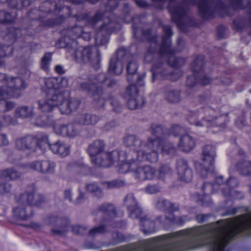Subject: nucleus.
<instances>
[{
	"instance_id": "obj_1",
	"label": "nucleus",
	"mask_w": 251,
	"mask_h": 251,
	"mask_svg": "<svg viewBox=\"0 0 251 251\" xmlns=\"http://www.w3.org/2000/svg\"><path fill=\"white\" fill-rule=\"evenodd\" d=\"M164 33L162 37V43L159 51L160 55H168L167 63L169 66L165 68L162 62L152 65L151 69L152 73V80L156 79H168L176 81L182 75V71L178 69L185 63V59L175 56L176 50L171 48V36L173 35L172 27L169 25H162Z\"/></svg>"
},
{
	"instance_id": "obj_2",
	"label": "nucleus",
	"mask_w": 251,
	"mask_h": 251,
	"mask_svg": "<svg viewBox=\"0 0 251 251\" xmlns=\"http://www.w3.org/2000/svg\"><path fill=\"white\" fill-rule=\"evenodd\" d=\"M82 31V27L77 25L64 29L62 33L65 36L61 37L56 43L58 47L65 49L77 63L90 62L92 54L91 47H78L75 41L79 38Z\"/></svg>"
},
{
	"instance_id": "obj_3",
	"label": "nucleus",
	"mask_w": 251,
	"mask_h": 251,
	"mask_svg": "<svg viewBox=\"0 0 251 251\" xmlns=\"http://www.w3.org/2000/svg\"><path fill=\"white\" fill-rule=\"evenodd\" d=\"M80 89L94 97V102L98 108L103 107L106 101V97L103 88L106 86L113 88L116 86L114 79H110L105 74H100L98 77L91 75L86 81L79 83Z\"/></svg>"
},
{
	"instance_id": "obj_4",
	"label": "nucleus",
	"mask_w": 251,
	"mask_h": 251,
	"mask_svg": "<svg viewBox=\"0 0 251 251\" xmlns=\"http://www.w3.org/2000/svg\"><path fill=\"white\" fill-rule=\"evenodd\" d=\"M221 116L217 117L216 110L209 106L199 108L196 111H188L185 114V119L192 125L197 127L215 126H222L223 124L217 120L221 119Z\"/></svg>"
},
{
	"instance_id": "obj_5",
	"label": "nucleus",
	"mask_w": 251,
	"mask_h": 251,
	"mask_svg": "<svg viewBox=\"0 0 251 251\" xmlns=\"http://www.w3.org/2000/svg\"><path fill=\"white\" fill-rule=\"evenodd\" d=\"M227 1L228 5L226 6L228 7L229 12L232 14L230 17L232 16L234 13L230 10V8L233 11L243 10L245 8H248L249 10L248 17L238 16L233 20L232 22L233 29L236 31L241 32L245 28L251 27V0H227Z\"/></svg>"
},
{
	"instance_id": "obj_6",
	"label": "nucleus",
	"mask_w": 251,
	"mask_h": 251,
	"mask_svg": "<svg viewBox=\"0 0 251 251\" xmlns=\"http://www.w3.org/2000/svg\"><path fill=\"white\" fill-rule=\"evenodd\" d=\"M147 150H144L137 159V161H147L151 163L156 162L158 159V153L163 154H170L174 153L175 150L172 144L160 146L157 141H153L152 138H148L146 143Z\"/></svg>"
},
{
	"instance_id": "obj_7",
	"label": "nucleus",
	"mask_w": 251,
	"mask_h": 251,
	"mask_svg": "<svg viewBox=\"0 0 251 251\" xmlns=\"http://www.w3.org/2000/svg\"><path fill=\"white\" fill-rule=\"evenodd\" d=\"M105 156L108 162L105 166H109L118 161L120 162L118 165L119 173L126 174L129 171L135 173L137 165V159H131L127 161V155L125 151L116 150L105 153Z\"/></svg>"
},
{
	"instance_id": "obj_8",
	"label": "nucleus",
	"mask_w": 251,
	"mask_h": 251,
	"mask_svg": "<svg viewBox=\"0 0 251 251\" xmlns=\"http://www.w3.org/2000/svg\"><path fill=\"white\" fill-rule=\"evenodd\" d=\"M213 5H215L216 8L219 9V14L221 17L232 15V14L229 12L228 7H226L221 0H200L198 7L201 18L206 20L214 18L215 8L213 7Z\"/></svg>"
},
{
	"instance_id": "obj_9",
	"label": "nucleus",
	"mask_w": 251,
	"mask_h": 251,
	"mask_svg": "<svg viewBox=\"0 0 251 251\" xmlns=\"http://www.w3.org/2000/svg\"><path fill=\"white\" fill-rule=\"evenodd\" d=\"M145 76V74L138 75L136 84L132 83L126 89L125 97L127 99L126 105L131 110L141 108L145 104V99L142 95L139 94V90L137 87V85H144Z\"/></svg>"
},
{
	"instance_id": "obj_10",
	"label": "nucleus",
	"mask_w": 251,
	"mask_h": 251,
	"mask_svg": "<svg viewBox=\"0 0 251 251\" xmlns=\"http://www.w3.org/2000/svg\"><path fill=\"white\" fill-rule=\"evenodd\" d=\"M204 56L202 54L197 55L191 64V69L194 73L193 75L188 76L186 84L188 87L192 88L197 84L199 83L202 85H206L210 83L211 79L206 75H201V73L203 72Z\"/></svg>"
},
{
	"instance_id": "obj_11",
	"label": "nucleus",
	"mask_w": 251,
	"mask_h": 251,
	"mask_svg": "<svg viewBox=\"0 0 251 251\" xmlns=\"http://www.w3.org/2000/svg\"><path fill=\"white\" fill-rule=\"evenodd\" d=\"M26 86V83L22 77L11 76L7 87H0V97L19 98Z\"/></svg>"
},
{
	"instance_id": "obj_12",
	"label": "nucleus",
	"mask_w": 251,
	"mask_h": 251,
	"mask_svg": "<svg viewBox=\"0 0 251 251\" xmlns=\"http://www.w3.org/2000/svg\"><path fill=\"white\" fill-rule=\"evenodd\" d=\"M176 1V0H169L167 8L171 14L172 21L179 28H181L185 25L184 21L189 11V6L185 0L181 1L178 4H173V2Z\"/></svg>"
},
{
	"instance_id": "obj_13",
	"label": "nucleus",
	"mask_w": 251,
	"mask_h": 251,
	"mask_svg": "<svg viewBox=\"0 0 251 251\" xmlns=\"http://www.w3.org/2000/svg\"><path fill=\"white\" fill-rule=\"evenodd\" d=\"M63 7L61 1L56 2L51 0H46L40 4L38 9L33 8L29 11L27 13V18L28 19H40L42 15L59 12Z\"/></svg>"
},
{
	"instance_id": "obj_14",
	"label": "nucleus",
	"mask_w": 251,
	"mask_h": 251,
	"mask_svg": "<svg viewBox=\"0 0 251 251\" xmlns=\"http://www.w3.org/2000/svg\"><path fill=\"white\" fill-rule=\"evenodd\" d=\"M156 207L157 209L169 214L168 215L165 216V219L170 223L179 225H182L184 224V222L182 218L175 217L174 214V212L179 208L178 204L171 202L167 200L160 199L156 202Z\"/></svg>"
},
{
	"instance_id": "obj_15",
	"label": "nucleus",
	"mask_w": 251,
	"mask_h": 251,
	"mask_svg": "<svg viewBox=\"0 0 251 251\" xmlns=\"http://www.w3.org/2000/svg\"><path fill=\"white\" fill-rule=\"evenodd\" d=\"M16 200L18 203L22 205L41 207L46 202L45 197L40 194H35L33 191H25L19 196H16Z\"/></svg>"
},
{
	"instance_id": "obj_16",
	"label": "nucleus",
	"mask_w": 251,
	"mask_h": 251,
	"mask_svg": "<svg viewBox=\"0 0 251 251\" xmlns=\"http://www.w3.org/2000/svg\"><path fill=\"white\" fill-rule=\"evenodd\" d=\"M105 146V144L102 140H96L89 145L87 152L91 157L93 164L99 167L105 166L106 159L98 157L104 151Z\"/></svg>"
},
{
	"instance_id": "obj_17",
	"label": "nucleus",
	"mask_w": 251,
	"mask_h": 251,
	"mask_svg": "<svg viewBox=\"0 0 251 251\" xmlns=\"http://www.w3.org/2000/svg\"><path fill=\"white\" fill-rule=\"evenodd\" d=\"M203 161L205 165L207 163L209 166L202 168L200 172L201 177L204 178L210 173L214 172L215 159L216 156V148L212 145H206L202 150Z\"/></svg>"
},
{
	"instance_id": "obj_18",
	"label": "nucleus",
	"mask_w": 251,
	"mask_h": 251,
	"mask_svg": "<svg viewBox=\"0 0 251 251\" xmlns=\"http://www.w3.org/2000/svg\"><path fill=\"white\" fill-rule=\"evenodd\" d=\"M68 94L63 91L61 93L62 100H57L58 104L55 107H58L62 114H69L72 112L76 110L79 107L80 101L75 98L67 99Z\"/></svg>"
},
{
	"instance_id": "obj_19",
	"label": "nucleus",
	"mask_w": 251,
	"mask_h": 251,
	"mask_svg": "<svg viewBox=\"0 0 251 251\" xmlns=\"http://www.w3.org/2000/svg\"><path fill=\"white\" fill-rule=\"evenodd\" d=\"M48 223L50 225L52 226L51 229L52 234L62 236L67 231L69 220L66 217L50 216L48 218Z\"/></svg>"
},
{
	"instance_id": "obj_20",
	"label": "nucleus",
	"mask_w": 251,
	"mask_h": 251,
	"mask_svg": "<svg viewBox=\"0 0 251 251\" xmlns=\"http://www.w3.org/2000/svg\"><path fill=\"white\" fill-rule=\"evenodd\" d=\"M126 54V51L123 49H120L117 50L116 56L112 57L109 61L108 69L109 74L120 75L122 74L123 66L122 64L119 65V59L120 58L123 59Z\"/></svg>"
},
{
	"instance_id": "obj_21",
	"label": "nucleus",
	"mask_w": 251,
	"mask_h": 251,
	"mask_svg": "<svg viewBox=\"0 0 251 251\" xmlns=\"http://www.w3.org/2000/svg\"><path fill=\"white\" fill-rule=\"evenodd\" d=\"M124 143L126 147L135 151L137 158L140 156L141 154L147 148L146 143L135 135H129L124 138Z\"/></svg>"
},
{
	"instance_id": "obj_22",
	"label": "nucleus",
	"mask_w": 251,
	"mask_h": 251,
	"mask_svg": "<svg viewBox=\"0 0 251 251\" xmlns=\"http://www.w3.org/2000/svg\"><path fill=\"white\" fill-rule=\"evenodd\" d=\"M53 129L56 134L70 138H74L79 133L78 126L74 123L56 125L54 126Z\"/></svg>"
},
{
	"instance_id": "obj_23",
	"label": "nucleus",
	"mask_w": 251,
	"mask_h": 251,
	"mask_svg": "<svg viewBox=\"0 0 251 251\" xmlns=\"http://www.w3.org/2000/svg\"><path fill=\"white\" fill-rule=\"evenodd\" d=\"M150 131L152 135L156 137L155 139L152 138V140L157 141L158 145L163 146L171 144L166 141L168 137L167 129L162 125L155 123L151 124L150 126Z\"/></svg>"
},
{
	"instance_id": "obj_24",
	"label": "nucleus",
	"mask_w": 251,
	"mask_h": 251,
	"mask_svg": "<svg viewBox=\"0 0 251 251\" xmlns=\"http://www.w3.org/2000/svg\"><path fill=\"white\" fill-rule=\"evenodd\" d=\"M44 89L46 96H48L50 98L63 99L61 93L64 91L59 88L58 82L55 78H48L45 79Z\"/></svg>"
},
{
	"instance_id": "obj_25",
	"label": "nucleus",
	"mask_w": 251,
	"mask_h": 251,
	"mask_svg": "<svg viewBox=\"0 0 251 251\" xmlns=\"http://www.w3.org/2000/svg\"><path fill=\"white\" fill-rule=\"evenodd\" d=\"M176 170L179 179L185 182L191 181L193 173L189 168L187 161L183 158H179L176 161Z\"/></svg>"
},
{
	"instance_id": "obj_26",
	"label": "nucleus",
	"mask_w": 251,
	"mask_h": 251,
	"mask_svg": "<svg viewBox=\"0 0 251 251\" xmlns=\"http://www.w3.org/2000/svg\"><path fill=\"white\" fill-rule=\"evenodd\" d=\"M25 30H22L19 28L11 27L6 28L5 30L2 31V36L4 39L9 42V43L14 44L16 42H23L25 37L23 36L22 32Z\"/></svg>"
},
{
	"instance_id": "obj_27",
	"label": "nucleus",
	"mask_w": 251,
	"mask_h": 251,
	"mask_svg": "<svg viewBox=\"0 0 251 251\" xmlns=\"http://www.w3.org/2000/svg\"><path fill=\"white\" fill-rule=\"evenodd\" d=\"M55 166V163L50 160L35 161L30 164L31 169L43 174L53 173Z\"/></svg>"
},
{
	"instance_id": "obj_28",
	"label": "nucleus",
	"mask_w": 251,
	"mask_h": 251,
	"mask_svg": "<svg viewBox=\"0 0 251 251\" xmlns=\"http://www.w3.org/2000/svg\"><path fill=\"white\" fill-rule=\"evenodd\" d=\"M15 146L19 150L35 151L36 139L33 136L29 135L18 138L15 140Z\"/></svg>"
},
{
	"instance_id": "obj_29",
	"label": "nucleus",
	"mask_w": 251,
	"mask_h": 251,
	"mask_svg": "<svg viewBox=\"0 0 251 251\" xmlns=\"http://www.w3.org/2000/svg\"><path fill=\"white\" fill-rule=\"evenodd\" d=\"M100 186L107 188H118L126 187V182L123 179H115L110 181H100V184L93 182L86 184L85 188H100Z\"/></svg>"
},
{
	"instance_id": "obj_30",
	"label": "nucleus",
	"mask_w": 251,
	"mask_h": 251,
	"mask_svg": "<svg viewBox=\"0 0 251 251\" xmlns=\"http://www.w3.org/2000/svg\"><path fill=\"white\" fill-rule=\"evenodd\" d=\"M98 211L102 214V222L111 221L117 215L115 207L112 204L104 203L98 207Z\"/></svg>"
},
{
	"instance_id": "obj_31",
	"label": "nucleus",
	"mask_w": 251,
	"mask_h": 251,
	"mask_svg": "<svg viewBox=\"0 0 251 251\" xmlns=\"http://www.w3.org/2000/svg\"><path fill=\"white\" fill-rule=\"evenodd\" d=\"M157 170L150 166L137 167L135 170L136 177L140 180L152 179L156 177Z\"/></svg>"
},
{
	"instance_id": "obj_32",
	"label": "nucleus",
	"mask_w": 251,
	"mask_h": 251,
	"mask_svg": "<svg viewBox=\"0 0 251 251\" xmlns=\"http://www.w3.org/2000/svg\"><path fill=\"white\" fill-rule=\"evenodd\" d=\"M196 146V140L188 134L182 135L178 144V147L183 152H189L194 149Z\"/></svg>"
},
{
	"instance_id": "obj_33",
	"label": "nucleus",
	"mask_w": 251,
	"mask_h": 251,
	"mask_svg": "<svg viewBox=\"0 0 251 251\" xmlns=\"http://www.w3.org/2000/svg\"><path fill=\"white\" fill-rule=\"evenodd\" d=\"M14 216L18 219L26 221L33 215L32 206L21 205L13 209Z\"/></svg>"
},
{
	"instance_id": "obj_34",
	"label": "nucleus",
	"mask_w": 251,
	"mask_h": 251,
	"mask_svg": "<svg viewBox=\"0 0 251 251\" xmlns=\"http://www.w3.org/2000/svg\"><path fill=\"white\" fill-rule=\"evenodd\" d=\"M61 99L59 98H50L46 96V100H40L38 101V108L43 112H50L52 111L53 108L58 104V101Z\"/></svg>"
},
{
	"instance_id": "obj_35",
	"label": "nucleus",
	"mask_w": 251,
	"mask_h": 251,
	"mask_svg": "<svg viewBox=\"0 0 251 251\" xmlns=\"http://www.w3.org/2000/svg\"><path fill=\"white\" fill-rule=\"evenodd\" d=\"M50 150L54 153L61 156L65 157L70 152L69 146L63 142L57 141L50 145Z\"/></svg>"
},
{
	"instance_id": "obj_36",
	"label": "nucleus",
	"mask_w": 251,
	"mask_h": 251,
	"mask_svg": "<svg viewBox=\"0 0 251 251\" xmlns=\"http://www.w3.org/2000/svg\"><path fill=\"white\" fill-rule=\"evenodd\" d=\"M160 45H161V44ZM160 46H161V45H160ZM159 49H160V47L159 48ZM159 50H159L158 51H157V49H156V46H152L151 45V46H149L148 48V49L147 50V51L145 54L144 59V61L147 63H151V62H152L153 61V59L155 56V54L156 53H157L159 55V58L157 61L153 63V65L156 63H157L158 64L159 62L160 61V62H162L163 66H164V62L163 61V58L164 57H167V58H168L169 55H165L163 56L160 55V54L159 53Z\"/></svg>"
},
{
	"instance_id": "obj_37",
	"label": "nucleus",
	"mask_w": 251,
	"mask_h": 251,
	"mask_svg": "<svg viewBox=\"0 0 251 251\" xmlns=\"http://www.w3.org/2000/svg\"><path fill=\"white\" fill-rule=\"evenodd\" d=\"M141 230L145 234H149L155 231V224L153 220L144 216L140 218Z\"/></svg>"
},
{
	"instance_id": "obj_38",
	"label": "nucleus",
	"mask_w": 251,
	"mask_h": 251,
	"mask_svg": "<svg viewBox=\"0 0 251 251\" xmlns=\"http://www.w3.org/2000/svg\"><path fill=\"white\" fill-rule=\"evenodd\" d=\"M115 28L114 26V24L112 22H109L107 24H103L101 25L98 30V36L99 35L104 36L100 39L101 45H104L107 42L106 38V36L110 35L114 30Z\"/></svg>"
},
{
	"instance_id": "obj_39",
	"label": "nucleus",
	"mask_w": 251,
	"mask_h": 251,
	"mask_svg": "<svg viewBox=\"0 0 251 251\" xmlns=\"http://www.w3.org/2000/svg\"><path fill=\"white\" fill-rule=\"evenodd\" d=\"M99 120V117L96 115L90 113H84L77 117L75 121L79 125H95Z\"/></svg>"
},
{
	"instance_id": "obj_40",
	"label": "nucleus",
	"mask_w": 251,
	"mask_h": 251,
	"mask_svg": "<svg viewBox=\"0 0 251 251\" xmlns=\"http://www.w3.org/2000/svg\"><path fill=\"white\" fill-rule=\"evenodd\" d=\"M236 168L239 174L243 176H251V161L244 158L236 164Z\"/></svg>"
},
{
	"instance_id": "obj_41",
	"label": "nucleus",
	"mask_w": 251,
	"mask_h": 251,
	"mask_svg": "<svg viewBox=\"0 0 251 251\" xmlns=\"http://www.w3.org/2000/svg\"><path fill=\"white\" fill-rule=\"evenodd\" d=\"M14 47L12 45L0 44V67L5 66V58L13 55Z\"/></svg>"
},
{
	"instance_id": "obj_42",
	"label": "nucleus",
	"mask_w": 251,
	"mask_h": 251,
	"mask_svg": "<svg viewBox=\"0 0 251 251\" xmlns=\"http://www.w3.org/2000/svg\"><path fill=\"white\" fill-rule=\"evenodd\" d=\"M199 181L202 184L201 188H217L220 186H226V181L224 180L223 176L215 177L214 180L212 182L205 181L202 179Z\"/></svg>"
},
{
	"instance_id": "obj_43",
	"label": "nucleus",
	"mask_w": 251,
	"mask_h": 251,
	"mask_svg": "<svg viewBox=\"0 0 251 251\" xmlns=\"http://www.w3.org/2000/svg\"><path fill=\"white\" fill-rule=\"evenodd\" d=\"M34 137L36 139V148H39L42 150H45L47 147L50 149V145L52 144L50 142L49 136L46 133H39Z\"/></svg>"
},
{
	"instance_id": "obj_44",
	"label": "nucleus",
	"mask_w": 251,
	"mask_h": 251,
	"mask_svg": "<svg viewBox=\"0 0 251 251\" xmlns=\"http://www.w3.org/2000/svg\"><path fill=\"white\" fill-rule=\"evenodd\" d=\"M17 16L16 12H10L6 10H0V23H12L14 22Z\"/></svg>"
},
{
	"instance_id": "obj_45",
	"label": "nucleus",
	"mask_w": 251,
	"mask_h": 251,
	"mask_svg": "<svg viewBox=\"0 0 251 251\" xmlns=\"http://www.w3.org/2000/svg\"><path fill=\"white\" fill-rule=\"evenodd\" d=\"M32 0H8V6L10 8L21 10L29 6Z\"/></svg>"
},
{
	"instance_id": "obj_46",
	"label": "nucleus",
	"mask_w": 251,
	"mask_h": 251,
	"mask_svg": "<svg viewBox=\"0 0 251 251\" xmlns=\"http://www.w3.org/2000/svg\"><path fill=\"white\" fill-rule=\"evenodd\" d=\"M0 177L6 180H14L19 177L20 173L13 168H9L0 172Z\"/></svg>"
},
{
	"instance_id": "obj_47",
	"label": "nucleus",
	"mask_w": 251,
	"mask_h": 251,
	"mask_svg": "<svg viewBox=\"0 0 251 251\" xmlns=\"http://www.w3.org/2000/svg\"><path fill=\"white\" fill-rule=\"evenodd\" d=\"M15 114L17 118H28L31 117L33 112L28 106H23L17 108Z\"/></svg>"
},
{
	"instance_id": "obj_48",
	"label": "nucleus",
	"mask_w": 251,
	"mask_h": 251,
	"mask_svg": "<svg viewBox=\"0 0 251 251\" xmlns=\"http://www.w3.org/2000/svg\"><path fill=\"white\" fill-rule=\"evenodd\" d=\"M105 14V11L99 10L96 11L93 16L89 17L88 14H85L83 16V18L88 20L90 24L94 25L102 20Z\"/></svg>"
},
{
	"instance_id": "obj_49",
	"label": "nucleus",
	"mask_w": 251,
	"mask_h": 251,
	"mask_svg": "<svg viewBox=\"0 0 251 251\" xmlns=\"http://www.w3.org/2000/svg\"><path fill=\"white\" fill-rule=\"evenodd\" d=\"M138 68V65L135 61H130L128 62L126 67L127 71V80L128 82L133 81L132 77L137 72Z\"/></svg>"
},
{
	"instance_id": "obj_50",
	"label": "nucleus",
	"mask_w": 251,
	"mask_h": 251,
	"mask_svg": "<svg viewBox=\"0 0 251 251\" xmlns=\"http://www.w3.org/2000/svg\"><path fill=\"white\" fill-rule=\"evenodd\" d=\"M52 120L47 115H42L38 116L35 120V125L39 127H46L51 126Z\"/></svg>"
},
{
	"instance_id": "obj_51",
	"label": "nucleus",
	"mask_w": 251,
	"mask_h": 251,
	"mask_svg": "<svg viewBox=\"0 0 251 251\" xmlns=\"http://www.w3.org/2000/svg\"><path fill=\"white\" fill-rule=\"evenodd\" d=\"M2 98L0 99V112L4 113L12 110L15 106V103L6 100V99L8 98Z\"/></svg>"
},
{
	"instance_id": "obj_52",
	"label": "nucleus",
	"mask_w": 251,
	"mask_h": 251,
	"mask_svg": "<svg viewBox=\"0 0 251 251\" xmlns=\"http://www.w3.org/2000/svg\"><path fill=\"white\" fill-rule=\"evenodd\" d=\"M166 98L171 103L178 102L181 100L180 91L177 90H169L166 94Z\"/></svg>"
},
{
	"instance_id": "obj_53",
	"label": "nucleus",
	"mask_w": 251,
	"mask_h": 251,
	"mask_svg": "<svg viewBox=\"0 0 251 251\" xmlns=\"http://www.w3.org/2000/svg\"><path fill=\"white\" fill-rule=\"evenodd\" d=\"M78 196L76 198L75 200L73 201L72 197V193L70 189L66 190L64 191V196L65 199H68L69 201L74 202L75 204H79L81 203L85 198L84 194L79 189L77 191Z\"/></svg>"
},
{
	"instance_id": "obj_54",
	"label": "nucleus",
	"mask_w": 251,
	"mask_h": 251,
	"mask_svg": "<svg viewBox=\"0 0 251 251\" xmlns=\"http://www.w3.org/2000/svg\"><path fill=\"white\" fill-rule=\"evenodd\" d=\"M46 15H42V18L40 19H29L31 21L39 20L41 21L40 25L43 27H52L58 24V20L55 18H50L46 20L43 19Z\"/></svg>"
},
{
	"instance_id": "obj_55",
	"label": "nucleus",
	"mask_w": 251,
	"mask_h": 251,
	"mask_svg": "<svg viewBox=\"0 0 251 251\" xmlns=\"http://www.w3.org/2000/svg\"><path fill=\"white\" fill-rule=\"evenodd\" d=\"M234 189H222V194L225 197L233 198L236 199H242L244 196L242 193L239 191H234Z\"/></svg>"
},
{
	"instance_id": "obj_56",
	"label": "nucleus",
	"mask_w": 251,
	"mask_h": 251,
	"mask_svg": "<svg viewBox=\"0 0 251 251\" xmlns=\"http://www.w3.org/2000/svg\"><path fill=\"white\" fill-rule=\"evenodd\" d=\"M132 28L133 30V35L135 38L138 40H140L142 36V32L144 31V28L140 24H137L133 22L132 24Z\"/></svg>"
},
{
	"instance_id": "obj_57",
	"label": "nucleus",
	"mask_w": 251,
	"mask_h": 251,
	"mask_svg": "<svg viewBox=\"0 0 251 251\" xmlns=\"http://www.w3.org/2000/svg\"><path fill=\"white\" fill-rule=\"evenodd\" d=\"M107 231L106 226L104 225H101L100 226L94 227L90 229L88 231V235L90 236L94 237L97 234H103Z\"/></svg>"
},
{
	"instance_id": "obj_58",
	"label": "nucleus",
	"mask_w": 251,
	"mask_h": 251,
	"mask_svg": "<svg viewBox=\"0 0 251 251\" xmlns=\"http://www.w3.org/2000/svg\"><path fill=\"white\" fill-rule=\"evenodd\" d=\"M124 204L126 206L127 210L134 207L138 205L133 195L128 194L124 199Z\"/></svg>"
},
{
	"instance_id": "obj_59",
	"label": "nucleus",
	"mask_w": 251,
	"mask_h": 251,
	"mask_svg": "<svg viewBox=\"0 0 251 251\" xmlns=\"http://www.w3.org/2000/svg\"><path fill=\"white\" fill-rule=\"evenodd\" d=\"M52 54L51 52H46L41 59V68L47 71L49 68V65L51 60Z\"/></svg>"
},
{
	"instance_id": "obj_60",
	"label": "nucleus",
	"mask_w": 251,
	"mask_h": 251,
	"mask_svg": "<svg viewBox=\"0 0 251 251\" xmlns=\"http://www.w3.org/2000/svg\"><path fill=\"white\" fill-rule=\"evenodd\" d=\"M2 122H0L2 126H9L11 125L15 126L18 124L17 120L8 115H4L2 117Z\"/></svg>"
},
{
	"instance_id": "obj_61",
	"label": "nucleus",
	"mask_w": 251,
	"mask_h": 251,
	"mask_svg": "<svg viewBox=\"0 0 251 251\" xmlns=\"http://www.w3.org/2000/svg\"><path fill=\"white\" fill-rule=\"evenodd\" d=\"M128 211L129 212V216L131 218H139V219L140 220V218L142 217L141 216V215L142 214V210L140 207L138 206V205L135 206L134 207H133L130 209L129 210H128Z\"/></svg>"
},
{
	"instance_id": "obj_62",
	"label": "nucleus",
	"mask_w": 251,
	"mask_h": 251,
	"mask_svg": "<svg viewBox=\"0 0 251 251\" xmlns=\"http://www.w3.org/2000/svg\"><path fill=\"white\" fill-rule=\"evenodd\" d=\"M89 230L87 226H85L77 225L72 227V231L76 234H88Z\"/></svg>"
},
{
	"instance_id": "obj_63",
	"label": "nucleus",
	"mask_w": 251,
	"mask_h": 251,
	"mask_svg": "<svg viewBox=\"0 0 251 251\" xmlns=\"http://www.w3.org/2000/svg\"><path fill=\"white\" fill-rule=\"evenodd\" d=\"M126 239V237L119 231H116L112 233V240L115 244L124 242Z\"/></svg>"
},
{
	"instance_id": "obj_64",
	"label": "nucleus",
	"mask_w": 251,
	"mask_h": 251,
	"mask_svg": "<svg viewBox=\"0 0 251 251\" xmlns=\"http://www.w3.org/2000/svg\"><path fill=\"white\" fill-rule=\"evenodd\" d=\"M182 130V127L178 125H174L172 126L169 130L167 129L168 137L170 135H173L175 136L178 135Z\"/></svg>"
}]
</instances>
